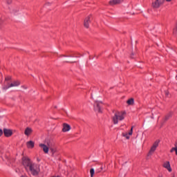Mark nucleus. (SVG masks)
I'll return each instance as SVG.
<instances>
[{
  "label": "nucleus",
  "mask_w": 177,
  "mask_h": 177,
  "mask_svg": "<svg viewBox=\"0 0 177 177\" xmlns=\"http://www.w3.org/2000/svg\"><path fill=\"white\" fill-rule=\"evenodd\" d=\"M125 115H127L125 111L115 112L112 118L113 124H117L118 121H122L125 118Z\"/></svg>",
  "instance_id": "nucleus-1"
},
{
  "label": "nucleus",
  "mask_w": 177,
  "mask_h": 177,
  "mask_svg": "<svg viewBox=\"0 0 177 177\" xmlns=\"http://www.w3.org/2000/svg\"><path fill=\"white\" fill-rule=\"evenodd\" d=\"M26 171L27 172H30L34 176H37V175H38L41 171V169H39V165L33 162V164L30 165Z\"/></svg>",
  "instance_id": "nucleus-2"
},
{
  "label": "nucleus",
  "mask_w": 177,
  "mask_h": 177,
  "mask_svg": "<svg viewBox=\"0 0 177 177\" xmlns=\"http://www.w3.org/2000/svg\"><path fill=\"white\" fill-rule=\"evenodd\" d=\"M33 164L32 161L28 157L24 156L22 158V165H24L26 171Z\"/></svg>",
  "instance_id": "nucleus-3"
},
{
  "label": "nucleus",
  "mask_w": 177,
  "mask_h": 177,
  "mask_svg": "<svg viewBox=\"0 0 177 177\" xmlns=\"http://www.w3.org/2000/svg\"><path fill=\"white\" fill-rule=\"evenodd\" d=\"M39 147L43 150L45 154H48L49 153V149H50V145H49V142H48L47 145L40 143L39 144Z\"/></svg>",
  "instance_id": "nucleus-4"
},
{
  "label": "nucleus",
  "mask_w": 177,
  "mask_h": 177,
  "mask_svg": "<svg viewBox=\"0 0 177 177\" xmlns=\"http://www.w3.org/2000/svg\"><path fill=\"white\" fill-rule=\"evenodd\" d=\"M93 19V16L92 15H89L84 19V26L86 28H89V24H91V21Z\"/></svg>",
  "instance_id": "nucleus-5"
},
{
  "label": "nucleus",
  "mask_w": 177,
  "mask_h": 177,
  "mask_svg": "<svg viewBox=\"0 0 177 177\" xmlns=\"http://www.w3.org/2000/svg\"><path fill=\"white\" fill-rule=\"evenodd\" d=\"M10 84H12V76H6L5 77V80L3 86V91H7V89H9V88H6V86H9Z\"/></svg>",
  "instance_id": "nucleus-6"
},
{
  "label": "nucleus",
  "mask_w": 177,
  "mask_h": 177,
  "mask_svg": "<svg viewBox=\"0 0 177 177\" xmlns=\"http://www.w3.org/2000/svg\"><path fill=\"white\" fill-rule=\"evenodd\" d=\"M165 0H155L152 2V7L154 8V9H158L160 6L164 4V2Z\"/></svg>",
  "instance_id": "nucleus-7"
},
{
  "label": "nucleus",
  "mask_w": 177,
  "mask_h": 177,
  "mask_svg": "<svg viewBox=\"0 0 177 177\" xmlns=\"http://www.w3.org/2000/svg\"><path fill=\"white\" fill-rule=\"evenodd\" d=\"M158 145H160V140L155 141L149 150V154H153V153H154L157 149V147H158Z\"/></svg>",
  "instance_id": "nucleus-8"
},
{
  "label": "nucleus",
  "mask_w": 177,
  "mask_h": 177,
  "mask_svg": "<svg viewBox=\"0 0 177 177\" xmlns=\"http://www.w3.org/2000/svg\"><path fill=\"white\" fill-rule=\"evenodd\" d=\"M94 110L97 113H102V102L96 101L94 104Z\"/></svg>",
  "instance_id": "nucleus-9"
},
{
  "label": "nucleus",
  "mask_w": 177,
  "mask_h": 177,
  "mask_svg": "<svg viewBox=\"0 0 177 177\" xmlns=\"http://www.w3.org/2000/svg\"><path fill=\"white\" fill-rule=\"evenodd\" d=\"M20 81L19 80H15L13 82H12L10 83V84H9L8 86H7L6 87H5V89H9L10 88H13V87H16V86H19L20 85Z\"/></svg>",
  "instance_id": "nucleus-10"
},
{
  "label": "nucleus",
  "mask_w": 177,
  "mask_h": 177,
  "mask_svg": "<svg viewBox=\"0 0 177 177\" xmlns=\"http://www.w3.org/2000/svg\"><path fill=\"white\" fill-rule=\"evenodd\" d=\"M10 12L11 15H14V16H17L20 14V8L19 7H12L10 9Z\"/></svg>",
  "instance_id": "nucleus-11"
},
{
  "label": "nucleus",
  "mask_w": 177,
  "mask_h": 177,
  "mask_svg": "<svg viewBox=\"0 0 177 177\" xmlns=\"http://www.w3.org/2000/svg\"><path fill=\"white\" fill-rule=\"evenodd\" d=\"M133 133V127L131 128V130L129 133L124 132L122 133V136H124V138H126V139H129V136H132Z\"/></svg>",
  "instance_id": "nucleus-12"
},
{
  "label": "nucleus",
  "mask_w": 177,
  "mask_h": 177,
  "mask_svg": "<svg viewBox=\"0 0 177 177\" xmlns=\"http://www.w3.org/2000/svg\"><path fill=\"white\" fill-rule=\"evenodd\" d=\"M3 133H4V136H6V138H10V136H12V135H13V131H12L11 129H4Z\"/></svg>",
  "instance_id": "nucleus-13"
},
{
  "label": "nucleus",
  "mask_w": 177,
  "mask_h": 177,
  "mask_svg": "<svg viewBox=\"0 0 177 177\" xmlns=\"http://www.w3.org/2000/svg\"><path fill=\"white\" fill-rule=\"evenodd\" d=\"M162 167L167 169L169 172H172V169L171 168V164H169V161L165 162L162 165Z\"/></svg>",
  "instance_id": "nucleus-14"
},
{
  "label": "nucleus",
  "mask_w": 177,
  "mask_h": 177,
  "mask_svg": "<svg viewBox=\"0 0 177 177\" xmlns=\"http://www.w3.org/2000/svg\"><path fill=\"white\" fill-rule=\"evenodd\" d=\"M71 129V127L66 123L63 124V129H62V132H68Z\"/></svg>",
  "instance_id": "nucleus-15"
},
{
  "label": "nucleus",
  "mask_w": 177,
  "mask_h": 177,
  "mask_svg": "<svg viewBox=\"0 0 177 177\" xmlns=\"http://www.w3.org/2000/svg\"><path fill=\"white\" fill-rule=\"evenodd\" d=\"M122 2H124V0H111L109 5H118V3H122Z\"/></svg>",
  "instance_id": "nucleus-16"
},
{
  "label": "nucleus",
  "mask_w": 177,
  "mask_h": 177,
  "mask_svg": "<svg viewBox=\"0 0 177 177\" xmlns=\"http://www.w3.org/2000/svg\"><path fill=\"white\" fill-rule=\"evenodd\" d=\"M30 133H32V129L27 127L25 129L24 134L26 135V136H30Z\"/></svg>",
  "instance_id": "nucleus-17"
},
{
  "label": "nucleus",
  "mask_w": 177,
  "mask_h": 177,
  "mask_svg": "<svg viewBox=\"0 0 177 177\" xmlns=\"http://www.w3.org/2000/svg\"><path fill=\"white\" fill-rule=\"evenodd\" d=\"M28 149H34L35 143L33 141H29L26 142Z\"/></svg>",
  "instance_id": "nucleus-18"
},
{
  "label": "nucleus",
  "mask_w": 177,
  "mask_h": 177,
  "mask_svg": "<svg viewBox=\"0 0 177 177\" xmlns=\"http://www.w3.org/2000/svg\"><path fill=\"white\" fill-rule=\"evenodd\" d=\"M127 104L128 106H133V104H135V100L133 98H129L127 100Z\"/></svg>",
  "instance_id": "nucleus-19"
},
{
  "label": "nucleus",
  "mask_w": 177,
  "mask_h": 177,
  "mask_svg": "<svg viewBox=\"0 0 177 177\" xmlns=\"http://www.w3.org/2000/svg\"><path fill=\"white\" fill-rule=\"evenodd\" d=\"M175 151L176 156H177V141L174 143V147L170 149V153H174Z\"/></svg>",
  "instance_id": "nucleus-20"
},
{
  "label": "nucleus",
  "mask_w": 177,
  "mask_h": 177,
  "mask_svg": "<svg viewBox=\"0 0 177 177\" xmlns=\"http://www.w3.org/2000/svg\"><path fill=\"white\" fill-rule=\"evenodd\" d=\"M173 34L177 37V24L176 25V27L174 28Z\"/></svg>",
  "instance_id": "nucleus-21"
},
{
  "label": "nucleus",
  "mask_w": 177,
  "mask_h": 177,
  "mask_svg": "<svg viewBox=\"0 0 177 177\" xmlns=\"http://www.w3.org/2000/svg\"><path fill=\"white\" fill-rule=\"evenodd\" d=\"M90 174H91V177H93V175H95V169H91Z\"/></svg>",
  "instance_id": "nucleus-22"
},
{
  "label": "nucleus",
  "mask_w": 177,
  "mask_h": 177,
  "mask_svg": "<svg viewBox=\"0 0 177 177\" xmlns=\"http://www.w3.org/2000/svg\"><path fill=\"white\" fill-rule=\"evenodd\" d=\"M7 5H12L13 0H6Z\"/></svg>",
  "instance_id": "nucleus-23"
},
{
  "label": "nucleus",
  "mask_w": 177,
  "mask_h": 177,
  "mask_svg": "<svg viewBox=\"0 0 177 177\" xmlns=\"http://www.w3.org/2000/svg\"><path fill=\"white\" fill-rule=\"evenodd\" d=\"M169 117H171V115H167L165 117V121H168L169 120Z\"/></svg>",
  "instance_id": "nucleus-24"
},
{
  "label": "nucleus",
  "mask_w": 177,
  "mask_h": 177,
  "mask_svg": "<svg viewBox=\"0 0 177 177\" xmlns=\"http://www.w3.org/2000/svg\"><path fill=\"white\" fill-rule=\"evenodd\" d=\"M50 150L51 151V152L53 153V154H55V153H56V150L54 149L53 148H50Z\"/></svg>",
  "instance_id": "nucleus-25"
},
{
  "label": "nucleus",
  "mask_w": 177,
  "mask_h": 177,
  "mask_svg": "<svg viewBox=\"0 0 177 177\" xmlns=\"http://www.w3.org/2000/svg\"><path fill=\"white\" fill-rule=\"evenodd\" d=\"M2 135H3V131L2 129H0V136H2Z\"/></svg>",
  "instance_id": "nucleus-26"
},
{
  "label": "nucleus",
  "mask_w": 177,
  "mask_h": 177,
  "mask_svg": "<svg viewBox=\"0 0 177 177\" xmlns=\"http://www.w3.org/2000/svg\"><path fill=\"white\" fill-rule=\"evenodd\" d=\"M65 57H73L72 55H64Z\"/></svg>",
  "instance_id": "nucleus-27"
},
{
  "label": "nucleus",
  "mask_w": 177,
  "mask_h": 177,
  "mask_svg": "<svg viewBox=\"0 0 177 177\" xmlns=\"http://www.w3.org/2000/svg\"><path fill=\"white\" fill-rule=\"evenodd\" d=\"M167 2H171L172 0H166Z\"/></svg>",
  "instance_id": "nucleus-28"
},
{
  "label": "nucleus",
  "mask_w": 177,
  "mask_h": 177,
  "mask_svg": "<svg viewBox=\"0 0 177 177\" xmlns=\"http://www.w3.org/2000/svg\"><path fill=\"white\" fill-rule=\"evenodd\" d=\"M171 177H175V175H173Z\"/></svg>",
  "instance_id": "nucleus-29"
},
{
  "label": "nucleus",
  "mask_w": 177,
  "mask_h": 177,
  "mask_svg": "<svg viewBox=\"0 0 177 177\" xmlns=\"http://www.w3.org/2000/svg\"><path fill=\"white\" fill-rule=\"evenodd\" d=\"M1 21H0V26H1Z\"/></svg>",
  "instance_id": "nucleus-30"
}]
</instances>
